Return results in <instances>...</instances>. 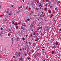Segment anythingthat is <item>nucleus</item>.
Wrapping results in <instances>:
<instances>
[{
	"mask_svg": "<svg viewBox=\"0 0 61 61\" xmlns=\"http://www.w3.org/2000/svg\"><path fill=\"white\" fill-rule=\"evenodd\" d=\"M41 54H42V52H40V53H39L38 55V56H40L41 55Z\"/></svg>",
	"mask_w": 61,
	"mask_h": 61,
	"instance_id": "f257e3e1",
	"label": "nucleus"
},
{
	"mask_svg": "<svg viewBox=\"0 0 61 61\" xmlns=\"http://www.w3.org/2000/svg\"><path fill=\"white\" fill-rule=\"evenodd\" d=\"M49 27L48 26H47V27H46V31H47L48 29H49Z\"/></svg>",
	"mask_w": 61,
	"mask_h": 61,
	"instance_id": "f03ea898",
	"label": "nucleus"
},
{
	"mask_svg": "<svg viewBox=\"0 0 61 61\" xmlns=\"http://www.w3.org/2000/svg\"><path fill=\"white\" fill-rule=\"evenodd\" d=\"M7 20H7V19L5 18L3 19V21H7Z\"/></svg>",
	"mask_w": 61,
	"mask_h": 61,
	"instance_id": "7ed1b4c3",
	"label": "nucleus"
},
{
	"mask_svg": "<svg viewBox=\"0 0 61 61\" xmlns=\"http://www.w3.org/2000/svg\"><path fill=\"white\" fill-rule=\"evenodd\" d=\"M33 25H31L30 27V29H31V30L32 29V28H33Z\"/></svg>",
	"mask_w": 61,
	"mask_h": 61,
	"instance_id": "20e7f679",
	"label": "nucleus"
},
{
	"mask_svg": "<svg viewBox=\"0 0 61 61\" xmlns=\"http://www.w3.org/2000/svg\"><path fill=\"white\" fill-rule=\"evenodd\" d=\"M12 13L10 12L9 13H8V15H12Z\"/></svg>",
	"mask_w": 61,
	"mask_h": 61,
	"instance_id": "39448f33",
	"label": "nucleus"
},
{
	"mask_svg": "<svg viewBox=\"0 0 61 61\" xmlns=\"http://www.w3.org/2000/svg\"><path fill=\"white\" fill-rule=\"evenodd\" d=\"M56 43H55V45L56 46H57V45H58V42L57 41L56 42Z\"/></svg>",
	"mask_w": 61,
	"mask_h": 61,
	"instance_id": "423d86ee",
	"label": "nucleus"
},
{
	"mask_svg": "<svg viewBox=\"0 0 61 61\" xmlns=\"http://www.w3.org/2000/svg\"><path fill=\"white\" fill-rule=\"evenodd\" d=\"M10 12L8 11H6L5 12L6 14H8V13H9Z\"/></svg>",
	"mask_w": 61,
	"mask_h": 61,
	"instance_id": "0eeeda50",
	"label": "nucleus"
},
{
	"mask_svg": "<svg viewBox=\"0 0 61 61\" xmlns=\"http://www.w3.org/2000/svg\"><path fill=\"white\" fill-rule=\"evenodd\" d=\"M56 47V45H54L52 47V49H53V48H54L55 47Z\"/></svg>",
	"mask_w": 61,
	"mask_h": 61,
	"instance_id": "6e6552de",
	"label": "nucleus"
},
{
	"mask_svg": "<svg viewBox=\"0 0 61 61\" xmlns=\"http://www.w3.org/2000/svg\"><path fill=\"white\" fill-rule=\"evenodd\" d=\"M35 23V21H34L33 22L31 23V25H34V24Z\"/></svg>",
	"mask_w": 61,
	"mask_h": 61,
	"instance_id": "1a4fd4ad",
	"label": "nucleus"
},
{
	"mask_svg": "<svg viewBox=\"0 0 61 61\" xmlns=\"http://www.w3.org/2000/svg\"><path fill=\"white\" fill-rule=\"evenodd\" d=\"M33 11H31V13H30V15H32V14H33Z\"/></svg>",
	"mask_w": 61,
	"mask_h": 61,
	"instance_id": "9d476101",
	"label": "nucleus"
},
{
	"mask_svg": "<svg viewBox=\"0 0 61 61\" xmlns=\"http://www.w3.org/2000/svg\"><path fill=\"white\" fill-rule=\"evenodd\" d=\"M20 52H19L18 53V55H17V56H19V55H20Z\"/></svg>",
	"mask_w": 61,
	"mask_h": 61,
	"instance_id": "9b49d317",
	"label": "nucleus"
},
{
	"mask_svg": "<svg viewBox=\"0 0 61 61\" xmlns=\"http://www.w3.org/2000/svg\"><path fill=\"white\" fill-rule=\"evenodd\" d=\"M54 53H55V52H54V51H51V54H54Z\"/></svg>",
	"mask_w": 61,
	"mask_h": 61,
	"instance_id": "f8f14e48",
	"label": "nucleus"
},
{
	"mask_svg": "<svg viewBox=\"0 0 61 61\" xmlns=\"http://www.w3.org/2000/svg\"><path fill=\"white\" fill-rule=\"evenodd\" d=\"M22 57H21V58H20V61H22Z\"/></svg>",
	"mask_w": 61,
	"mask_h": 61,
	"instance_id": "ddd939ff",
	"label": "nucleus"
},
{
	"mask_svg": "<svg viewBox=\"0 0 61 61\" xmlns=\"http://www.w3.org/2000/svg\"><path fill=\"white\" fill-rule=\"evenodd\" d=\"M53 14H51V17H50V18H52V16H53Z\"/></svg>",
	"mask_w": 61,
	"mask_h": 61,
	"instance_id": "4468645a",
	"label": "nucleus"
},
{
	"mask_svg": "<svg viewBox=\"0 0 61 61\" xmlns=\"http://www.w3.org/2000/svg\"><path fill=\"white\" fill-rule=\"evenodd\" d=\"M43 27V26H41V27H40V29H42V27Z\"/></svg>",
	"mask_w": 61,
	"mask_h": 61,
	"instance_id": "2eb2a0df",
	"label": "nucleus"
},
{
	"mask_svg": "<svg viewBox=\"0 0 61 61\" xmlns=\"http://www.w3.org/2000/svg\"><path fill=\"white\" fill-rule=\"evenodd\" d=\"M42 5L41 4H40L39 5V7H40Z\"/></svg>",
	"mask_w": 61,
	"mask_h": 61,
	"instance_id": "dca6fc26",
	"label": "nucleus"
},
{
	"mask_svg": "<svg viewBox=\"0 0 61 61\" xmlns=\"http://www.w3.org/2000/svg\"><path fill=\"white\" fill-rule=\"evenodd\" d=\"M43 16V15L42 14H41L40 15V16H41V17H42Z\"/></svg>",
	"mask_w": 61,
	"mask_h": 61,
	"instance_id": "f3484780",
	"label": "nucleus"
},
{
	"mask_svg": "<svg viewBox=\"0 0 61 61\" xmlns=\"http://www.w3.org/2000/svg\"><path fill=\"white\" fill-rule=\"evenodd\" d=\"M23 28H24V27L23 26H21V29H23Z\"/></svg>",
	"mask_w": 61,
	"mask_h": 61,
	"instance_id": "a211bd4d",
	"label": "nucleus"
},
{
	"mask_svg": "<svg viewBox=\"0 0 61 61\" xmlns=\"http://www.w3.org/2000/svg\"><path fill=\"white\" fill-rule=\"evenodd\" d=\"M40 29V27H38L37 29V30H39Z\"/></svg>",
	"mask_w": 61,
	"mask_h": 61,
	"instance_id": "6ab92c4d",
	"label": "nucleus"
},
{
	"mask_svg": "<svg viewBox=\"0 0 61 61\" xmlns=\"http://www.w3.org/2000/svg\"><path fill=\"white\" fill-rule=\"evenodd\" d=\"M27 21H29L30 20V19H27Z\"/></svg>",
	"mask_w": 61,
	"mask_h": 61,
	"instance_id": "aec40b11",
	"label": "nucleus"
},
{
	"mask_svg": "<svg viewBox=\"0 0 61 61\" xmlns=\"http://www.w3.org/2000/svg\"><path fill=\"white\" fill-rule=\"evenodd\" d=\"M36 33L35 32H34V33L33 36H35V34H36Z\"/></svg>",
	"mask_w": 61,
	"mask_h": 61,
	"instance_id": "412c9836",
	"label": "nucleus"
},
{
	"mask_svg": "<svg viewBox=\"0 0 61 61\" xmlns=\"http://www.w3.org/2000/svg\"><path fill=\"white\" fill-rule=\"evenodd\" d=\"M46 58H48V57H48V55H46Z\"/></svg>",
	"mask_w": 61,
	"mask_h": 61,
	"instance_id": "4be33fe9",
	"label": "nucleus"
},
{
	"mask_svg": "<svg viewBox=\"0 0 61 61\" xmlns=\"http://www.w3.org/2000/svg\"><path fill=\"white\" fill-rule=\"evenodd\" d=\"M47 10V8H45V11H46V10Z\"/></svg>",
	"mask_w": 61,
	"mask_h": 61,
	"instance_id": "5701e85b",
	"label": "nucleus"
},
{
	"mask_svg": "<svg viewBox=\"0 0 61 61\" xmlns=\"http://www.w3.org/2000/svg\"><path fill=\"white\" fill-rule=\"evenodd\" d=\"M3 33H4V32L3 31H2L1 32V34H3Z\"/></svg>",
	"mask_w": 61,
	"mask_h": 61,
	"instance_id": "b1692460",
	"label": "nucleus"
},
{
	"mask_svg": "<svg viewBox=\"0 0 61 61\" xmlns=\"http://www.w3.org/2000/svg\"><path fill=\"white\" fill-rule=\"evenodd\" d=\"M16 29H17V28H18V26H16Z\"/></svg>",
	"mask_w": 61,
	"mask_h": 61,
	"instance_id": "393cba45",
	"label": "nucleus"
},
{
	"mask_svg": "<svg viewBox=\"0 0 61 61\" xmlns=\"http://www.w3.org/2000/svg\"><path fill=\"white\" fill-rule=\"evenodd\" d=\"M22 6H20V8H22Z\"/></svg>",
	"mask_w": 61,
	"mask_h": 61,
	"instance_id": "a878e982",
	"label": "nucleus"
},
{
	"mask_svg": "<svg viewBox=\"0 0 61 61\" xmlns=\"http://www.w3.org/2000/svg\"><path fill=\"white\" fill-rule=\"evenodd\" d=\"M49 13H51V11H49Z\"/></svg>",
	"mask_w": 61,
	"mask_h": 61,
	"instance_id": "bb28decb",
	"label": "nucleus"
},
{
	"mask_svg": "<svg viewBox=\"0 0 61 61\" xmlns=\"http://www.w3.org/2000/svg\"><path fill=\"white\" fill-rule=\"evenodd\" d=\"M15 24V23L14 22L12 21V24H13V25H14V24Z\"/></svg>",
	"mask_w": 61,
	"mask_h": 61,
	"instance_id": "cd10ccee",
	"label": "nucleus"
},
{
	"mask_svg": "<svg viewBox=\"0 0 61 61\" xmlns=\"http://www.w3.org/2000/svg\"><path fill=\"white\" fill-rule=\"evenodd\" d=\"M2 16H3V15H1L0 16V17H2Z\"/></svg>",
	"mask_w": 61,
	"mask_h": 61,
	"instance_id": "c85d7f7f",
	"label": "nucleus"
},
{
	"mask_svg": "<svg viewBox=\"0 0 61 61\" xmlns=\"http://www.w3.org/2000/svg\"><path fill=\"white\" fill-rule=\"evenodd\" d=\"M31 30L32 31L34 30V29H33L31 28Z\"/></svg>",
	"mask_w": 61,
	"mask_h": 61,
	"instance_id": "c756f323",
	"label": "nucleus"
},
{
	"mask_svg": "<svg viewBox=\"0 0 61 61\" xmlns=\"http://www.w3.org/2000/svg\"><path fill=\"white\" fill-rule=\"evenodd\" d=\"M14 25H17V24H15Z\"/></svg>",
	"mask_w": 61,
	"mask_h": 61,
	"instance_id": "7c9ffc66",
	"label": "nucleus"
},
{
	"mask_svg": "<svg viewBox=\"0 0 61 61\" xmlns=\"http://www.w3.org/2000/svg\"><path fill=\"white\" fill-rule=\"evenodd\" d=\"M25 56H27V54H25Z\"/></svg>",
	"mask_w": 61,
	"mask_h": 61,
	"instance_id": "2f4dec72",
	"label": "nucleus"
},
{
	"mask_svg": "<svg viewBox=\"0 0 61 61\" xmlns=\"http://www.w3.org/2000/svg\"><path fill=\"white\" fill-rule=\"evenodd\" d=\"M60 37L59 36L58 38V40H59L60 39Z\"/></svg>",
	"mask_w": 61,
	"mask_h": 61,
	"instance_id": "473e14b6",
	"label": "nucleus"
},
{
	"mask_svg": "<svg viewBox=\"0 0 61 61\" xmlns=\"http://www.w3.org/2000/svg\"><path fill=\"white\" fill-rule=\"evenodd\" d=\"M2 6V5H0V9H1V6Z\"/></svg>",
	"mask_w": 61,
	"mask_h": 61,
	"instance_id": "72a5a7b5",
	"label": "nucleus"
},
{
	"mask_svg": "<svg viewBox=\"0 0 61 61\" xmlns=\"http://www.w3.org/2000/svg\"><path fill=\"white\" fill-rule=\"evenodd\" d=\"M17 53H18L17 52H16L15 55H17Z\"/></svg>",
	"mask_w": 61,
	"mask_h": 61,
	"instance_id": "f704fd0d",
	"label": "nucleus"
},
{
	"mask_svg": "<svg viewBox=\"0 0 61 61\" xmlns=\"http://www.w3.org/2000/svg\"><path fill=\"white\" fill-rule=\"evenodd\" d=\"M35 44H36L35 43H34V44H33V46H35Z\"/></svg>",
	"mask_w": 61,
	"mask_h": 61,
	"instance_id": "c9c22d12",
	"label": "nucleus"
},
{
	"mask_svg": "<svg viewBox=\"0 0 61 61\" xmlns=\"http://www.w3.org/2000/svg\"><path fill=\"white\" fill-rule=\"evenodd\" d=\"M18 39H19V38L18 37L17 38V40H18Z\"/></svg>",
	"mask_w": 61,
	"mask_h": 61,
	"instance_id": "e433bc0d",
	"label": "nucleus"
},
{
	"mask_svg": "<svg viewBox=\"0 0 61 61\" xmlns=\"http://www.w3.org/2000/svg\"><path fill=\"white\" fill-rule=\"evenodd\" d=\"M32 36H33V35H32V34H31L30 35V37H32Z\"/></svg>",
	"mask_w": 61,
	"mask_h": 61,
	"instance_id": "4c0bfd02",
	"label": "nucleus"
},
{
	"mask_svg": "<svg viewBox=\"0 0 61 61\" xmlns=\"http://www.w3.org/2000/svg\"><path fill=\"white\" fill-rule=\"evenodd\" d=\"M22 40H25V38H22Z\"/></svg>",
	"mask_w": 61,
	"mask_h": 61,
	"instance_id": "58836bf2",
	"label": "nucleus"
},
{
	"mask_svg": "<svg viewBox=\"0 0 61 61\" xmlns=\"http://www.w3.org/2000/svg\"><path fill=\"white\" fill-rule=\"evenodd\" d=\"M33 16H35V17H36V15H33Z\"/></svg>",
	"mask_w": 61,
	"mask_h": 61,
	"instance_id": "ea45409f",
	"label": "nucleus"
},
{
	"mask_svg": "<svg viewBox=\"0 0 61 61\" xmlns=\"http://www.w3.org/2000/svg\"><path fill=\"white\" fill-rule=\"evenodd\" d=\"M9 31H11V29H9Z\"/></svg>",
	"mask_w": 61,
	"mask_h": 61,
	"instance_id": "a19ab883",
	"label": "nucleus"
},
{
	"mask_svg": "<svg viewBox=\"0 0 61 61\" xmlns=\"http://www.w3.org/2000/svg\"><path fill=\"white\" fill-rule=\"evenodd\" d=\"M23 34V32H21L20 33V35H22V34Z\"/></svg>",
	"mask_w": 61,
	"mask_h": 61,
	"instance_id": "79ce46f5",
	"label": "nucleus"
},
{
	"mask_svg": "<svg viewBox=\"0 0 61 61\" xmlns=\"http://www.w3.org/2000/svg\"><path fill=\"white\" fill-rule=\"evenodd\" d=\"M1 30H3V28H2V27H1Z\"/></svg>",
	"mask_w": 61,
	"mask_h": 61,
	"instance_id": "37998d69",
	"label": "nucleus"
},
{
	"mask_svg": "<svg viewBox=\"0 0 61 61\" xmlns=\"http://www.w3.org/2000/svg\"><path fill=\"white\" fill-rule=\"evenodd\" d=\"M11 39H12V41H13V38H11Z\"/></svg>",
	"mask_w": 61,
	"mask_h": 61,
	"instance_id": "c03bdc74",
	"label": "nucleus"
},
{
	"mask_svg": "<svg viewBox=\"0 0 61 61\" xmlns=\"http://www.w3.org/2000/svg\"><path fill=\"white\" fill-rule=\"evenodd\" d=\"M27 8H28V6H27L26 7V9H27Z\"/></svg>",
	"mask_w": 61,
	"mask_h": 61,
	"instance_id": "a18cd8bd",
	"label": "nucleus"
},
{
	"mask_svg": "<svg viewBox=\"0 0 61 61\" xmlns=\"http://www.w3.org/2000/svg\"><path fill=\"white\" fill-rule=\"evenodd\" d=\"M61 29H60V30H59L60 32V31H61Z\"/></svg>",
	"mask_w": 61,
	"mask_h": 61,
	"instance_id": "49530a36",
	"label": "nucleus"
},
{
	"mask_svg": "<svg viewBox=\"0 0 61 61\" xmlns=\"http://www.w3.org/2000/svg\"><path fill=\"white\" fill-rule=\"evenodd\" d=\"M44 50H45V49H42V51H44Z\"/></svg>",
	"mask_w": 61,
	"mask_h": 61,
	"instance_id": "de8ad7c7",
	"label": "nucleus"
},
{
	"mask_svg": "<svg viewBox=\"0 0 61 61\" xmlns=\"http://www.w3.org/2000/svg\"><path fill=\"white\" fill-rule=\"evenodd\" d=\"M28 36V35H26V37H27V36Z\"/></svg>",
	"mask_w": 61,
	"mask_h": 61,
	"instance_id": "09e8293b",
	"label": "nucleus"
},
{
	"mask_svg": "<svg viewBox=\"0 0 61 61\" xmlns=\"http://www.w3.org/2000/svg\"><path fill=\"white\" fill-rule=\"evenodd\" d=\"M11 7H13V5H11Z\"/></svg>",
	"mask_w": 61,
	"mask_h": 61,
	"instance_id": "8fccbe9b",
	"label": "nucleus"
},
{
	"mask_svg": "<svg viewBox=\"0 0 61 61\" xmlns=\"http://www.w3.org/2000/svg\"><path fill=\"white\" fill-rule=\"evenodd\" d=\"M48 35H47V36L46 37L47 38H48Z\"/></svg>",
	"mask_w": 61,
	"mask_h": 61,
	"instance_id": "3c124183",
	"label": "nucleus"
},
{
	"mask_svg": "<svg viewBox=\"0 0 61 61\" xmlns=\"http://www.w3.org/2000/svg\"><path fill=\"white\" fill-rule=\"evenodd\" d=\"M55 9L56 10H57V8H55Z\"/></svg>",
	"mask_w": 61,
	"mask_h": 61,
	"instance_id": "603ef678",
	"label": "nucleus"
},
{
	"mask_svg": "<svg viewBox=\"0 0 61 61\" xmlns=\"http://www.w3.org/2000/svg\"><path fill=\"white\" fill-rule=\"evenodd\" d=\"M26 47L25 48V50H26Z\"/></svg>",
	"mask_w": 61,
	"mask_h": 61,
	"instance_id": "864d4df0",
	"label": "nucleus"
},
{
	"mask_svg": "<svg viewBox=\"0 0 61 61\" xmlns=\"http://www.w3.org/2000/svg\"><path fill=\"white\" fill-rule=\"evenodd\" d=\"M47 45H49V43H47Z\"/></svg>",
	"mask_w": 61,
	"mask_h": 61,
	"instance_id": "5fc2aeb1",
	"label": "nucleus"
},
{
	"mask_svg": "<svg viewBox=\"0 0 61 61\" xmlns=\"http://www.w3.org/2000/svg\"><path fill=\"white\" fill-rule=\"evenodd\" d=\"M36 56V55L34 56V57H33L34 58H35V57Z\"/></svg>",
	"mask_w": 61,
	"mask_h": 61,
	"instance_id": "6e6d98bb",
	"label": "nucleus"
},
{
	"mask_svg": "<svg viewBox=\"0 0 61 61\" xmlns=\"http://www.w3.org/2000/svg\"><path fill=\"white\" fill-rule=\"evenodd\" d=\"M30 58V57L28 58V60H29Z\"/></svg>",
	"mask_w": 61,
	"mask_h": 61,
	"instance_id": "4d7b16f0",
	"label": "nucleus"
},
{
	"mask_svg": "<svg viewBox=\"0 0 61 61\" xmlns=\"http://www.w3.org/2000/svg\"><path fill=\"white\" fill-rule=\"evenodd\" d=\"M30 52L28 53V55H30Z\"/></svg>",
	"mask_w": 61,
	"mask_h": 61,
	"instance_id": "13d9d810",
	"label": "nucleus"
},
{
	"mask_svg": "<svg viewBox=\"0 0 61 61\" xmlns=\"http://www.w3.org/2000/svg\"><path fill=\"white\" fill-rule=\"evenodd\" d=\"M28 42H27V41H26L25 43V44H27V43Z\"/></svg>",
	"mask_w": 61,
	"mask_h": 61,
	"instance_id": "bf43d9fd",
	"label": "nucleus"
},
{
	"mask_svg": "<svg viewBox=\"0 0 61 61\" xmlns=\"http://www.w3.org/2000/svg\"><path fill=\"white\" fill-rule=\"evenodd\" d=\"M25 22H27V20H25Z\"/></svg>",
	"mask_w": 61,
	"mask_h": 61,
	"instance_id": "052dcab7",
	"label": "nucleus"
},
{
	"mask_svg": "<svg viewBox=\"0 0 61 61\" xmlns=\"http://www.w3.org/2000/svg\"><path fill=\"white\" fill-rule=\"evenodd\" d=\"M13 57V58H15V56H14Z\"/></svg>",
	"mask_w": 61,
	"mask_h": 61,
	"instance_id": "680f3d73",
	"label": "nucleus"
},
{
	"mask_svg": "<svg viewBox=\"0 0 61 61\" xmlns=\"http://www.w3.org/2000/svg\"><path fill=\"white\" fill-rule=\"evenodd\" d=\"M22 50V49L21 48L20 49V51H21V50Z\"/></svg>",
	"mask_w": 61,
	"mask_h": 61,
	"instance_id": "e2e57ef3",
	"label": "nucleus"
},
{
	"mask_svg": "<svg viewBox=\"0 0 61 61\" xmlns=\"http://www.w3.org/2000/svg\"><path fill=\"white\" fill-rule=\"evenodd\" d=\"M40 19L41 20H42V18H40Z\"/></svg>",
	"mask_w": 61,
	"mask_h": 61,
	"instance_id": "0e129e2a",
	"label": "nucleus"
},
{
	"mask_svg": "<svg viewBox=\"0 0 61 61\" xmlns=\"http://www.w3.org/2000/svg\"><path fill=\"white\" fill-rule=\"evenodd\" d=\"M47 5V4H46V5H45V6H46Z\"/></svg>",
	"mask_w": 61,
	"mask_h": 61,
	"instance_id": "69168bd1",
	"label": "nucleus"
},
{
	"mask_svg": "<svg viewBox=\"0 0 61 61\" xmlns=\"http://www.w3.org/2000/svg\"><path fill=\"white\" fill-rule=\"evenodd\" d=\"M23 49L24 50H25V48H23Z\"/></svg>",
	"mask_w": 61,
	"mask_h": 61,
	"instance_id": "338daca9",
	"label": "nucleus"
},
{
	"mask_svg": "<svg viewBox=\"0 0 61 61\" xmlns=\"http://www.w3.org/2000/svg\"><path fill=\"white\" fill-rule=\"evenodd\" d=\"M39 24H38L37 25V26H39Z\"/></svg>",
	"mask_w": 61,
	"mask_h": 61,
	"instance_id": "774afa93",
	"label": "nucleus"
}]
</instances>
